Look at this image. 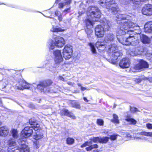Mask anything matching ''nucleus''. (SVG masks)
Returning <instances> with one entry per match:
<instances>
[{
	"label": "nucleus",
	"instance_id": "f257e3e1",
	"mask_svg": "<svg viewBox=\"0 0 152 152\" xmlns=\"http://www.w3.org/2000/svg\"><path fill=\"white\" fill-rule=\"evenodd\" d=\"M117 23L120 25V29L116 34L118 41L124 45H132L135 47L133 51L134 55H140L144 51L143 47L139 43V40L130 33L133 32L139 34L141 30L139 26H136L130 21V15L127 14H119L116 16Z\"/></svg>",
	"mask_w": 152,
	"mask_h": 152
},
{
	"label": "nucleus",
	"instance_id": "f03ea898",
	"mask_svg": "<svg viewBox=\"0 0 152 152\" xmlns=\"http://www.w3.org/2000/svg\"><path fill=\"white\" fill-rule=\"evenodd\" d=\"M101 13L99 10L96 7L91 6L88 8L87 14L88 18L85 20V23L87 27L86 31L89 38L91 37L93 32L91 29L93 26V21H98L101 17Z\"/></svg>",
	"mask_w": 152,
	"mask_h": 152
},
{
	"label": "nucleus",
	"instance_id": "7ed1b4c3",
	"mask_svg": "<svg viewBox=\"0 0 152 152\" xmlns=\"http://www.w3.org/2000/svg\"><path fill=\"white\" fill-rule=\"evenodd\" d=\"M18 142L20 146L18 148L16 142L14 139H10L8 140L7 142L9 145L8 152H14L15 149H18L20 152H29V148L26 145L24 140L20 139Z\"/></svg>",
	"mask_w": 152,
	"mask_h": 152
},
{
	"label": "nucleus",
	"instance_id": "20e7f679",
	"mask_svg": "<svg viewBox=\"0 0 152 152\" xmlns=\"http://www.w3.org/2000/svg\"><path fill=\"white\" fill-rule=\"evenodd\" d=\"M102 26L99 25L95 28V34L98 37H101L104 35V31L108 30L111 26V22L104 19L102 24Z\"/></svg>",
	"mask_w": 152,
	"mask_h": 152
},
{
	"label": "nucleus",
	"instance_id": "39448f33",
	"mask_svg": "<svg viewBox=\"0 0 152 152\" xmlns=\"http://www.w3.org/2000/svg\"><path fill=\"white\" fill-rule=\"evenodd\" d=\"M100 0V4L101 6L107 9H110L112 13L115 14L117 13L119 11L118 5L115 3L114 0H106L104 4V2Z\"/></svg>",
	"mask_w": 152,
	"mask_h": 152
},
{
	"label": "nucleus",
	"instance_id": "423d86ee",
	"mask_svg": "<svg viewBox=\"0 0 152 152\" xmlns=\"http://www.w3.org/2000/svg\"><path fill=\"white\" fill-rule=\"evenodd\" d=\"M54 41L52 39L49 40L48 42L49 49L53 50L56 47L61 48L65 44L64 39L62 37H57L54 39Z\"/></svg>",
	"mask_w": 152,
	"mask_h": 152
},
{
	"label": "nucleus",
	"instance_id": "0eeeda50",
	"mask_svg": "<svg viewBox=\"0 0 152 152\" xmlns=\"http://www.w3.org/2000/svg\"><path fill=\"white\" fill-rule=\"evenodd\" d=\"M52 82L50 80H48L44 81L37 86L38 89L41 90L42 91L47 92L50 91L49 86L52 84Z\"/></svg>",
	"mask_w": 152,
	"mask_h": 152
},
{
	"label": "nucleus",
	"instance_id": "6e6552de",
	"mask_svg": "<svg viewBox=\"0 0 152 152\" xmlns=\"http://www.w3.org/2000/svg\"><path fill=\"white\" fill-rule=\"evenodd\" d=\"M53 54L54 56V60L56 64H58L63 62V59L60 50H56L54 51Z\"/></svg>",
	"mask_w": 152,
	"mask_h": 152
},
{
	"label": "nucleus",
	"instance_id": "1a4fd4ad",
	"mask_svg": "<svg viewBox=\"0 0 152 152\" xmlns=\"http://www.w3.org/2000/svg\"><path fill=\"white\" fill-rule=\"evenodd\" d=\"M33 132V129L31 127L29 126L25 127L21 132V139H23V138H26L30 136L32 134Z\"/></svg>",
	"mask_w": 152,
	"mask_h": 152
},
{
	"label": "nucleus",
	"instance_id": "9d476101",
	"mask_svg": "<svg viewBox=\"0 0 152 152\" xmlns=\"http://www.w3.org/2000/svg\"><path fill=\"white\" fill-rule=\"evenodd\" d=\"M138 63L134 67V69L136 70H139L143 68H147L148 65L145 61L142 59H139L137 61Z\"/></svg>",
	"mask_w": 152,
	"mask_h": 152
},
{
	"label": "nucleus",
	"instance_id": "9b49d317",
	"mask_svg": "<svg viewBox=\"0 0 152 152\" xmlns=\"http://www.w3.org/2000/svg\"><path fill=\"white\" fill-rule=\"evenodd\" d=\"M142 12L144 15L150 16L152 15V5L150 4H146L143 7Z\"/></svg>",
	"mask_w": 152,
	"mask_h": 152
},
{
	"label": "nucleus",
	"instance_id": "f8f14e48",
	"mask_svg": "<svg viewBox=\"0 0 152 152\" xmlns=\"http://www.w3.org/2000/svg\"><path fill=\"white\" fill-rule=\"evenodd\" d=\"M95 45L100 52H102L105 51L106 48L105 42L102 40H98L96 42Z\"/></svg>",
	"mask_w": 152,
	"mask_h": 152
},
{
	"label": "nucleus",
	"instance_id": "ddd939ff",
	"mask_svg": "<svg viewBox=\"0 0 152 152\" xmlns=\"http://www.w3.org/2000/svg\"><path fill=\"white\" fill-rule=\"evenodd\" d=\"M30 85L23 80H20L16 84L17 88L20 90H23L24 89H28L30 88Z\"/></svg>",
	"mask_w": 152,
	"mask_h": 152
},
{
	"label": "nucleus",
	"instance_id": "4468645a",
	"mask_svg": "<svg viewBox=\"0 0 152 152\" xmlns=\"http://www.w3.org/2000/svg\"><path fill=\"white\" fill-rule=\"evenodd\" d=\"M130 65L129 59L126 58H123L121 60L119 63L120 66L122 68H127Z\"/></svg>",
	"mask_w": 152,
	"mask_h": 152
},
{
	"label": "nucleus",
	"instance_id": "2eb2a0df",
	"mask_svg": "<svg viewBox=\"0 0 152 152\" xmlns=\"http://www.w3.org/2000/svg\"><path fill=\"white\" fill-rule=\"evenodd\" d=\"M110 55L111 56V59L113 61V62L115 63L116 62L115 61L122 55V53H121L118 50L110 54Z\"/></svg>",
	"mask_w": 152,
	"mask_h": 152
},
{
	"label": "nucleus",
	"instance_id": "dca6fc26",
	"mask_svg": "<svg viewBox=\"0 0 152 152\" xmlns=\"http://www.w3.org/2000/svg\"><path fill=\"white\" fill-rule=\"evenodd\" d=\"M138 36L140 37V40L142 43L144 44H149L150 42V39L147 36L143 34H139Z\"/></svg>",
	"mask_w": 152,
	"mask_h": 152
},
{
	"label": "nucleus",
	"instance_id": "f3484780",
	"mask_svg": "<svg viewBox=\"0 0 152 152\" xmlns=\"http://www.w3.org/2000/svg\"><path fill=\"white\" fill-rule=\"evenodd\" d=\"M145 31L146 33L152 32V22H148L144 25Z\"/></svg>",
	"mask_w": 152,
	"mask_h": 152
},
{
	"label": "nucleus",
	"instance_id": "a211bd4d",
	"mask_svg": "<svg viewBox=\"0 0 152 152\" xmlns=\"http://www.w3.org/2000/svg\"><path fill=\"white\" fill-rule=\"evenodd\" d=\"M108 52L110 54L113 52L118 50V47L117 45L115 44H112L108 47Z\"/></svg>",
	"mask_w": 152,
	"mask_h": 152
},
{
	"label": "nucleus",
	"instance_id": "6ab92c4d",
	"mask_svg": "<svg viewBox=\"0 0 152 152\" xmlns=\"http://www.w3.org/2000/svg\"><path fill=\"white\" fill-rule=\"evenodd\" d=\"M62 113L65 115L73 119H75L76 118L74 114L72 113L69 112L66 109H64L62 110Z\"/></svg>",
	"mask_w": 152,
	"mask_h": 152
},
{
	"label": "nucleus",
	"instance_id": "aec40b11",
	"mask_svg": "<svg viewBox=\"0 0 152 152\" xmlns=\"http://www.w3.org/2000/svg\"><path fill=\"white\" fill-rule=\"evenodd\" d=\"M9 133V130L7 127L3 126L0 128V136H5L7 135Z\"/></svg>",
	"mask_w": 152,
	"mask_h": 152
},
{
	"label": "nucleus",
	"instance_id": "412c9836",
	"mask_svg": "<svg viewBox=\"0 0 152 152\" xmlns=\"http://www.w3.org/2000/svg\"><path fill=\"white\" fill-rule=\"evenodd\" d=\"M88 45L90 47V50L94 56H96L97 54V53L93 43L89 42L88 43Z\"/></svg>",
	"mask_w": 152,
	"mask_h": 152
},
{
	"label": "nucleus",
	"instance_id": "4be33fe9",
	"mask_svg": "<svg viewBox=\"0 0 152 152\" xmlns=\"http://www.w3.org/2000/svg\"><path fill=\"white\" fill-rule=\"evenodd\" d=\"M63 52L70 53L71 54L72 53V46L69 45H66L63 50Z\"/></svg>",
	"mask_w": 152,
	"mask_h": 152
},
{
	"label": "nucleus",
	"instance_id": "5701e85b",
	"mask_svg": "<svg viewBox=\"0 0 152 152\" xmlns=\"http://www.w3.org/2000/svg\"><path fill=\"white\" fill-rule=\"evenodd\" d=\"M115 38L114 36L112 34H110L105 38V41L107 42H111L114 40Z\"/></svg>",
	"mask_w": 152,
	"mask_h": 152
},
{
	"label": "nucleus",
	"instance_id": "b1692460",
	"mask_svg": "<svg viewBox=\"0 0 152 152\" xmlns=\"http://www.w3.org/2000/svg\"><path fill=\"white\" fill-rule=\"evenodd\" d=\"M50 31L53 32H60L64 31L65 30L58 27H55L53 25V27L51 29Z\"/></svg>",
	"mask_w": 152,
	"mask_h": 152
},
{
	"label": "nucleus",
	"instance_id": "393cba45",
	"mask_svg": "<svg viewBox=\"0 0 152 152\" xmlns=\"http://www.w3.org/2000/svg\"><path fill=\"white\" fill-rule=\"evenodd\" d=\"M71 2V0H64L63 3H60L59 4V7L63 8L64 6L69 4Z\"/></svg>",
	"mask_w": 152,
	"mask_h": 152
},
{
	"label": "nucleus",
	"instance_id": "a878e982",
	"mask_svg": "<svg viewBox=\"0 0 152 152\" xmlns=\"http://www.w3.org/2000/svg\"><path fill=\"white\" fill-rule=\"evenodd\" d=\"M11 132L12 136L14 139H16L18 137V132L16 129H12L11 131Z\"/></svg>",
	"mask_w": 152,
	"mask_h": 152
},
{
	"label": "nucleus",
	"instance_id": "bb28decb",
	"mask_svg": "<svg viewBox=\"0 0 152 152\" xmlns=\"http://www.w3.org/2000/svg\"><path fill=\"white\" fill-rule=\"evenodd\" d=\"M72 55V53H71V54L70 53L63 51V57L66 60H68L70 58Z\"/></svg>",
	"mask_w": 152,
	"mask_h": 152
},
{
	"label": "nucleus",
	"instance_id": "cd10ccee",
	"mask_svg": "<svg viewBox=\"0 0 152 152\" xmlns=\"http://www.w3.org/2000/svg\"><path fill=\"white\" fill-rule=\"evenodd\" d=\"M43 134L42 133L37 132L36 133V134L34 136V138L36 140H38L41 139L43 137Z\"/></svg>",
	"mask_w": 152,
	"mask_h": 152
},
{
	"label": "nucleus",
	"instance_id": "c85d7f7f",
	"mask_svg": "<svg viewBox=\"0 0 152 152\" xmlns=\"http://www.w3.org/2000/svg\"><path fill=\"white\" fill-rule=\"evenodd\" d=\"M139 134L141 135L152 137V132H142L139 133Z\"/></svg>",
	"mask_w": 152,
	"mask_h": 152
},
{
	"label": "nucleus",
	"instance_id": "c756f323",
	"mask_svg": "<svg viewBox=\"0 0 152 152\" xmlns=\"http://www.w3.org/2000/svg\"><path fill=\"white\" fill-rule=\"evenodd\" d=\"M125 120L129 122L131 124H135L136 123V121L133 118L127 117L125 119Z\"/></svg>",
	"mask_w": 152,
	"mask_h": 152
},
{
	"label": "nucleus",
	"instance_id": "7c9ffc66",
	"mask_svg": "<svg viewBox=\"0 0 152 152\" xmlns=\"http://www.w3.org/2000/svg\"><path fill=\"white\" fill-rule=\"evenodd\" d=\"M71 104L73 107H75L79 109L80 108V105L78 103L74 101H72V102Z\"/></svg>",
	"mask_w": 152,
	"mask_h": 152
},
{
	"label": "nucleus",
	"instance_id": "2f4dec72",
	"mask_svg": "<svg viewBox=\"0 0 152 152\" xmlns=\"http://www.w3.org/2000/svg\"><path fill=\"white\" fill-rule=\"evenodd\" d=\"M74 139L71 137H68L67 138L66 140V143L68 144L69 145L73 144L74 142Z\"/></svg>",
	"mask_w": 152,
	"mask_h": 152
},
{
	"label": "nucleus",
	"instance_id": "473e14b6",
	"mask_svg": "<svg viewBox=\"0 0 152 152\" xmlns=\"http://www.w3.org/2000/svg\"><path fill=\"white\" fill-rule=\"evenodd\" d=\"M109 139V137H100V142L106 143L108 141Z\"/></svg>",
	"mask_w": 152,
	"mask_h": 152
},
{
	"label": "nucleus",
	"instance_id": "72a5a7b5",
	"mask_svg": "<svg viewBox=\"0 0 152 152\" xmlns=\"http://www.w3.org/2000/svg\"><path fill=\"white\" fill-rule=\"evenodd\" d=\"M112 121L115 123L118 124L119 123L118 116L116 114L113 115V119L112 120Z\"/></svg>",
	"mask_w": 152,
	"mask_h": 152
},
{
	"label": "nucleus",
	"instance_id": "f704fd0d",
	"mask_svg": "<svg viewBox=\"0 0 152 152\" xmlns=\"http://www.w3.org/2000/svg\"><path fill=\"white\" fill-rule=\"evenodd\" d=\"M148 0H130L134 4H139L140 2H145Z\"/></svg>",
	"mask_w": 152,
	"mask_h": 152
},
{
	"label": "nucleus",
	"instance_id": "c9c22d12",
	"mask_svg": "<svg viewBox=\"0 0 152 152\" xmlns=\"http://www.w3.org/2000/svg\"><path fill=\"white\" fill-rule=\"evenodd\" d=\"M100 137H94L93 138H91L90 140L92 142L93 141L94 142H100Z\"/></svg>",
	"mask_w": 152,
	"mask_h": 152
},
{
	"label": "nucleus",
	"instance_id": "e433bc0d",
	"mask_svg": "<svg viewBox=\"0 0 152 152\" xmlns=\"http://www.w3.org/2000/svg\"><path fill=\"white\" fill-rule=\"evenodd\" d=\"M35 125H33L31 127L32 129H33L35 131H37L40 129V126L39 124H37L36 122V124Z\"/></svg>",
	"mask_w": 152,
	"mask_h": 152
},
{
	"label": "nucleus",
	"instance_id": "4c0bfd02",
	"mask_svg": "<svg viewBox=\"0 0 152 152\" xmlns=\"http://www.w3.org/2000/svg\"><path fill=\"white\" fill-rule=\"evenodd\" d=\"M92 144V142L91 141H87L84 143L83 144L81 145L82 148L86 147L87 146H90Z\"/></svg>",
	"mask_w": 152,
	"mask_h": 152
},
{
	"label": "nucleus",
	"instance_id": "58836bf2",
	"mask_svg": "<svg viewBox=\"0 0 152 152\" xmlns=\"http://www.w3.org/2000/svg\"><path fill=\"white\" fill-rule=\"evenodd\" d=\"M118 136V134H114L110 136L109 138L112 140H115L117 139Z\"/></svg>",
	"mask_w": 152,
	"mask_h": 152
},
{
	"label": "nucleus",
	"instance_id": "ea45409f",
	"mask_svg": "<svg viewBox=\"0 0 152 152\" xmlns=\"http://www.w3.org/2000/svg\"><path fill=\"white\" fill-rule=\"evenodd\" d=\"M104 121L103 120L100 119H97L96 121L97 124L100 126H103L104 124Z\"/></svg>",
	"mask_w": 152,
	"mask_h": 152
},
{
	"label": "nucleus",
	"instance_id": "a19ab883",
	"mask_svg": "<svg viewBox=\"0 0 152 152\" xmlns=\"http://www.w3.org/2000/svg\"><path fill=\"white\" fill-rule=\"evenodd\" d=\"M29 124L32 125H35L34 124H36V122L34 120L31 119L29 120Z\"/></svg>",
	"mask_w": 152,
	"mask_h": 152
},
{
	"label": "nucleus",
	"instance_id": "79ce46f5",
	"mask_svg": "<svg viewBox=\"0 0 152 152\" xmlns=\"http://www.w3.org/2000/svg\"><path fill=\"white\" fill-rule=\"evenodd\" d=\"M146 126L148 129H152V124L148 123L146 124Z\"/></svg>",
	"mask_w": 152,
	"mask_h": 152
},
{
	"label": "nucleus",
	"instance_id": "37998d69",
	"mask_svg": "<svg viewBox=\"0 0 152 152\" xmlns=\"http://www.w3.org/2000/svg\"><path fill=\"white\" fill-rule=\"evenodd\" d=\"M55 15L57 16L58 17L61 15V12L57 10L55 12Z\"/></svg>",
	"mask_w": 152,
	"mask_h": 152
},
{
	"label": "nucleus",
	"instance_id": "c03bdc74",
	"mask_svg": "<svg viewBox=\"0 0 152 152\" xmlns=\"http://www.w3.org/2000/svg\"><path fill=\"white\" fill-rule=\"evenodd\" d=\"M70 8H67L63 12H65L66 13H68L70 11Z\"/></svg>",
	"mask_w": 152,
	"mask_h": 152
},
{
	"label": "nucleus",
	"instance_id": "a18cd8bd",
	"mask_svg": "<svg viewBox=\"0 0 152 152\" xmlns=\"http://www.w3.org/2000/svg\"><path fill=\"white\" fill-rule=\"evenodd\" d=\"M131 110L132 112H135L137 111V109L135 107L131 108Z\"/></svg>",
	"mask_w": 152,
	"mask_h": 152
},
{
	"label": "nucleus",
	"instance_id": "49530a36",
	"mask_svg": "<svg viewBox=\"0 0 152 152\" xmlns=\"http://www.w3.org/2000/svg\"><path fill=\"white\" fill-rule=\"evenodd\" d=\"M67 83L69 85L71 86H74V87L75 86V84L74 83H72L71 82H67Z\"/></svg>",
	"mask_w": 152,
	"mask_h": 152
},
{
	"label": "nucleus",
	"instance_id": "de8ad7c7",
	"mask_svg": "<svg viewBox=\"0 0 152 152\" xmlns=\"http://www.w3.org/2000/svg\"><path fill=\"white\" fill-rule=\"evenodd\" d=\"M134 138L136 139H138L139 140H145V137H137L136 136H135L134 137Z\"/></svg>",
	"mask_w": 152,
	"mask_h": 152
},
{
	"label": "nucleus",
	"instance_id": "09e8293b",
	"mask_svg": "<svg viewBox=\"0 0 152 152\" xmlns=\"http://www.w3.org/2000/svg\"><path fill=\"white\" fill-rule=\"evenodd\" d=\"M91 145V147L92 149L94 148H97L98 147V145L97 144H94L93 145Z\"/></svg>",
	"mask_w": 152,
	"mask_h": 152
},
{
	"label": "nucleus",
	"instance_id": "8fccbe9b",
	"mask_svg": "<svg viewBox=\"0 0 152 152\" xmlns=\"http://www.w3.org/2000/svg\"><path fill=\"white\" fill-rule=\"evenodd\" d=\"M124 136L127 137H131V135L130 134L128 133H126L124 134Z\"/></svg>",
	"mask_w": 152,
	"mask_h": 152
},
{
	"label": "nucleus",
	"instance_id": "3c124183",
	"mask_svg": "<svg viewBox=\"0 0 152 152\" xmlns=\"http://www.w3.org/2000/svg\"><path fill=\"white\" fill-rule=\"evenodd\" d=\"M90 146H89L86 148V149L87 151H90L92 149L91 145H90Z\"/></svg>",
	"mask_w": 152,
	"mask_h": 152
},
{
	"label": "nucleus",
	"instance_id": "603ef678",
	"mask_svg": "<svg viewBox=\"0 0 152 152\" xmlns=\"http://www.w3.org/2000/svg\"><path fill=\"white\" fill-rule=\"evenodd\" d=\"M58 19L59 20V21H61L62 20V18L61 16V15L58 17Z\"/></svg>",
	"mask_w": 152,
	"mask_h": 152
},
{
	"label": "nucleus",
	"instance_id": "864d4df0",
	"mask_svg": "<svg viewBox=\"0 0 152 152\" xmlns=\"http://www.w3.org/2000/svg\"><path fill=\"white\" fill-rule=\"evenodd\" d=\"M86 89V88L81 86V90L82 91H84Z\"/></svg>",
	"mask_w": 152,
	"mask_h": 152
},
{
	"label": "nucleus",
	"instance_id": "5fc2aeb1",
	"mask_svg": "<svg viewBox=\"0 0 152 152\" xmlns=\"http://www.w3.org/2000/svg\"><path fill=\"white\" fill-rule=\"evenodd\" d=\"M83 99L85 102H88V100L86 99V98L84 97L83 98Z\"/></svg>",
	"mask_w": 152,
	"mask_h": 152
},
{
	"label": "nucleus",
	"instance_id": "6e6d98bb",
	"mask_svg": "<svg viewBox=\"0 0 152 152\" xmlns=\"http://www.w3.org/2000/svg\"><path fill=\"white\" fill-rule=\"evenodd\" d=\"M59 78L61 80L64 81V79L62 77L60 76Z\"/></svg>",
	"mask_w": 152,
	"mask_h": 152
},
{
	"label": "nucleus",
	"instance_id": "4d7b16f0",
	"mask_svg": "<svg viewBox=\"0 0 152 152\" xmlns=\"http://www.w3.org/2000/svg\"><path fill=\"white\" fill-rule=\"evenodd\" d=\"M149 80L150 81H151V82H152V77H151L149 79Z\"/></svg>",
	"mask_w": 152,
	"mask_h": 152
},
{
	"label": "nucleus",
	"instance_id": "13d9d810",
	"mask_svg": "<svg viewBox=\"0 0 152 152\" xmlns=\"http://www.w3.org/2000/svg\"><path fill=\"white\" fill-rule=\"evenodd\" d=\"M52 20H53V21H54V22H55V23H56V20L54 19H52Z\"/></svg>",
	"mask_w": 152,
	"mask_h": 152
},
{
	"label": "nucleus",
	"instance_id": "bf43d9fd",
	"mask_svg": "<svg viewBox=\"0 0 152 152\" xmlns=\"http://www.w3.org/2000/svg\"><path fill=\"white\" fill-rule=\"evenodd\" d=\"M61 0H56V3H58L59 1H60Z\"/></svg>",
	"mask_w": 152,
	"mask_h": 152
},
{
	"label": "nucleus",
	"instance_id": "052dcab7",
	"mask_svg": "<svg viewBox=\"0 0 152 152\" xmlns=\"http://www.w3.org/2000/svg\"><path fill=\"white\" fill-rule=\"evenodd\" d=\"M77 85H78V86H81V87L82 86H81V84H80V83H78L77 84Z\"/></svg>",
	"mask_w": 152,
	"mask_h": 152
},
{
	"label": "nucleus",
	"instance_id": "680f3d73",
	"mask_svg": "<svg viewBox=\"0 0 152 152\" xmlns=\"http://www.w3.org/2000/svg\"><path fill=\"white\" fill-rule=\"evenodd\" d=\"M1 103V99L0 98V104Z\"/></svg>",
	"mask_w": 152,
	"mask_h": 152
},
{
	"label": "nucleus",
	"instance_id": "e2e57ef3",
	"mask_svg": "<svg viewBox=\"0 0 152 152\" xmlns=\"http://www.w3.org/2000/svg\"><path fill=\"white\" fill-rule=\"evenodd\" d=\"M1 124V122L0 121V125Z\"/></svg>",
	"mask_w": 152,
	"mask_h": 152
},
{
	"label": "nucleus",
	"instance_id": "0e129e2a",
	"mask_svg": "<svg viewBox=\"0 0 152 152\" xmlns=\"http://www.w3.org/2000/svg\"><path fill=\"white\" fill-rule=\"evenodd\" d=\"M107 132H107V131L106 132L107 133Z\"/></svg>",
	"mask_w": 152,
	"mask_h": 152
},
{
	"label": "nucleus",
	"instance_id": "69168bd1",
	"mask_svg": "<svg viewBox=\"0 0 152 152\" xmlns=\"http://www.w3.org/2000/svg\"><path fill=\"white\" fill-rule=\"evenodd\" d=\"M151 39H152V37H151Z\"/></svg>",
	"mask_w": 152,
	"mask_h": 152
}]
</instances>
